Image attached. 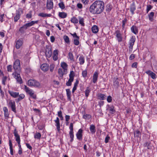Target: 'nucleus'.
Listing matches in <instances>:
<instances>
[{"mask_svg":"<svg viewBox=\"0 0 157 157\" xmlns=\"http://www.w3.org/2000/svg\"><path fill=\"white\" fill-rule=\"evenodd\" d=\"M23 39L21 38L18 39L15 41V47L17 49L20 48L23 44Z\"/></svg>","mask_w":157,"mask_h":157,"instance_id":"obj_10","label":"nucleus"},{"mask_svg":"<svg viewBox=\"0 0 157 157\" xmlns=\"http://www.w3.org/2000/svg\"><path fill=\"white\" fill-rule=\"evenodd\" d=\"M75 76V75L74 71H71L70 74L69 75V78L74 80Z\"/></svg>","mask_w":157,"mask_h":157,"instance_id":"obj_44","label":"nucleus"},{"mask_svg":"<svg viewBox=\"0 0 157 157\" xmlns=\"http://www.w3.org/2000/svg\"><path fill=\"white\" fill-rule=\"evenodd\" d=\"M82 117H83V118H84V119H86L87 117H88V118L90 117L91 116L90 115L88 114H84V115H83Z\"/></svg>","mask_w":157,"mask_h":157,"instance_id":"obj_63","label":"nucleus"},{"mask_svg":"<svg viewBox=\"0 0 157 157\" xmlns=\"http://www.w3.org/2000/svg\"><path fill=\"white\" fill-rule=\"evenodd\" d=\"M39 22V21H32L26 23L25 24V25L27 27V29L30 27L31 26H32L34 25L35 24H37Z\"/></svg>","mask_w":157,"mask_h":157,"instance_id":"obj_19","label":"nucleus"},{"mask_svg":"<svg viewBox=\"0 0 157 157\" xmlns=\"http://www.w3.org/2000/svg\"><path fill=\"white\" fill-rule=\"evenodd\" d=\"M110 139V137L108 135L105 138V142L106 143H107L108 142L109 140Z\"/></svg>","mask_w":157,"mask_h":157,"instance_id":"obj_59","label":"nucleus"},{"mask_svg":"<svg viewBox=\"0 0 157 157\" xmlns=\"http://www.w3.org/2000/svg\"><path fill=\"white\" fill-rule=\"evenodd\" d=\"M78 18L79 19V23L82 26H84L85 25V23H84V19L81 17H78Z\"/></svg>","mask_w":157,"mask_h":157,"instance_id":"obj_37","label":"nucleus"},{"mask_svg":"<svg viewBox=\"0 0 157 157\" xmlns=\"http://www.w3.org/2000/svg\"><path fill=\"white\" fill-rule=\"evenodd\" d=\"M46 7L47 8L48 10H51L53 8V3L52 0H47Z\"/></svg>","mask_w":157,"mask_h":157,"instance_id":"obj_15","label":"nucleus"},{"mask_svg":"<svg viewBox=\"0 0 157 157\" xmlns=\"http://www.w3.org/2000/svg\"><path fill=\"white\" fill-rule=\"evenodd\" d=\"M107 110H109L111 113H113V112H115L114 107L113 105L110 106L109 105H107Z\"/></svg>","mask_w":157,"mask_h":157,"instance_id":"obj_24","label":"nucleus"},{"mask_svg":"<svg viewBox=\"0 0 157 157\" xmlns=\"http://www.w3.org/2000/svg\"><path fill=\"white\" fill-rule=\"evenodd\" d=\"M28 85L30 86L38 87L40 86V84L39 82L34 79H29L28 81Z\"/></svg>","mask_w":157,"mask_h":157,"instance_id":"obj_6","label":"nucleus"},{"mask_svg":"<svg viewBox=\"0 0 157 157\" xmlns=\"http://www.w3.org/2000/svg\"><path fill=\"white\" fill-rule=\"evenodd\" d=\"M150 76L153 79H155L156 78V74L153 72L151 73Z\"/></svg>","mask_w":157,"mask_h":157,"instance_id":"obj_58","label":"nucleus"},{"mask_svg":"<svg viewBox=\"0 0 157 157\" xmlns=\"http://www.w3.org/2000/svg\"><path fill=\"white\" fill-rule=\"evenodd\" d=\"M98 99L100 100H104L105 99L106 96L105 94H99L98 95Z\"/></svg>","mask_w":157,"mask_h":157,"instance_id":"obj_40","label":"nucleus"},{"mask_svg":"<svg viewBox=\"0 0 157 157\" xmlns=\"http://www.w3.org/2000/svg\"><path fill=\"white\" fill-rule=\"evenodd\" d=\"M12 75L16 79L21 77L20 74L17 73V71H15L14 72L12 73Z\"/></svg>","mask_w":157,"mask_h":157,"instance_id":"obj_33","label":"nucleus"},{"mask_svg":"<svg viewBox=\"0 0 157 157\" xmlns=\"http://www.w3.org/2000/svg\"><path fill=\"white\" fill-rule=\"evenodd\" d=\"M41 137V135L39 132H36L34 136V137L35 139L40 140Z\"/></svg>","mask_w":157,"mask_h":157,"instance_id":"obj_45","label":"nucleus"},{"mask_svg":"<svg viewBox=\"0 0 157 157\" xmlns=\"http://www.w3.org/2000/svg\"><path fill=\"white\" fill-rule=\"evenodd\" d=\"M16 80L17 82L19 83V84H21L23 83L22 79L21 77L17 78Z\"/></svg>","mask_w":157,"mask_h":157,"instance_id":"obj_55","label":"nucleus"},{"mask_svg":"<svg viewBox=\"0 0 157 157\" xmlns=\"http://www.w3.org/2000/svg\"><path fill=\"white\" fill-rule=\"evenodd\" d=\"M4 112V115L6 118H8L9 116L8 109L6 107H4L3 108Z\"/></svg>","mask_w":157,"mask_h":157,"instance_id":"obj_30","label":"nucleus"},{"mask_svg":"<svg viewBox=\"0 0 157 157\" xmlns=\"http://www.w3.org/2000/svg\"><path fill=\"white\" fill-rule=\"evenodd\" d=\"M79 64L80 65H83L85 63V58L84 56L81 55L80 56L78 59Z\"/></svg>","mask_w":157,"mask_h":157,"instance_id":"obj_31","label":"nucleus"},{"mask_svg":"<svg viewBox=\"0 0 157 157\" xmlns=\"http://www.w3.org/2000/svg\"><path fill=\"white\" fill-rule=\"evenodd\" d=\"M26 18L28 19L31 18L32 17V13L31 11H29V13H27L26 15Z\"/></svg>","mask_w":157,"mask_h":157,"instance_id":"obj_53","label":"nucleus"},{"mask_svg":"<svg viewBox=\"0 0 157 157\" xmlns=\"http://www.w3.org/2000/svg\"><path fill=\"white\" fill-rule=\"evenodd\" d=\"M24 89L26 93L29 94L31 97L33 99H36V95L35 94L33 90L30 89L26 85H25L24 86Z\"/></svg>","mask_w":157,"mask_h":157,"instance_id":"obj_4","label":"nucleus"},{"mask_svg":"<svg viewBox=\"0 0 157 157\" xmlns=\"http://www.w3.org/2000/svg\"><path fill=\"white\" fill-rule=\"evenodd\" d=\"M98 77V73L97 71H95L92 77V81L94 83H96L97 81Z\"/></svg>","mask_w":157,"mask_h":157,"instance_id":"obj_21","label":"nucleus"},{"mask_svg":"<svg viewBox=\"0 0 157 157\" xmlns=\"http://www.w3.org/2000/svg\"><path fill=\"white\" fill-rule=\"evenodd\" d=\"M67 58L68 59H70L72 62H74L75 61L73 55L71 52H69L68 53Z\"/></svg>","mask_w":157,"mask_h":157,"instance_id":"obj_32","label":"nucleus"},{"mask_svg":"<svg viewBox=\"0 0 157 157\" xmlns=\"http://www.w3.org/2000/svg\"><path fill=\"white\" fill-rule=\"evenodd\" d=\"M59 17L61 18H65L67 16V14L64 12H59L58 13Z\"/></svg>","mask_w":157,"mask_h":157,"instance_id":"obj_26","label":"nucleus"},{"mask_svg":"<svg viewBox=\"0 0 157 157\" xmlns=\"http://www.w3.org/2000/svg\"><path fill=\"white\" fill-rule=\"evenodd\" d=\"M8 92L11 96L13 98H17L19 95V92H14L13 91L8 90Z\"/></svg>","mask_w":157,"mask_h":157,"instance_id":"obj_18","label":"nucleus"},{"mask_svg":"<svg viewBox=\"0 0 157 157\" xmlns=\"http://www.w3.org/2000/svg\"><path fill=\"white\" fill-rule=\"evenodd\" d=\"M18 98L16 100L17 102H18L21 100L22 99H24L25 97V95L23 94H19L18 96Z\"/></svg>","mask_w":157,"mask_h":157,"instance_id":"obj_36","label":"nucleus"},{"mask_svg":"<svg viewBox=\"0 0 157 157\" xmlns=\"http://www.w3.org/2000/svg\"><path fill=\"white\" fill-rule=\"evenodd\" d=\"M59 7L62 9H63L65 8V5L63 2H60L59 3Z\"/></svg>","mask_w":157,"mask_h":157,"instance_id":"obj_49","label":"nucleus"},{"mask_svg":"<svg viewBox=\"0 0 157 157\" xmlns=\"http://www.w3.org/2000/svg\"><path fill=\"white\" fill-rule=\"evenodd\" d=\"M13 134L16 138V140L18 144L19 149H22L20 144V139L19 135L18 134V132L16 129H15L13 132Z\"/></svg>","mask_w":157,"mask_h":157,"instance_id":"obj_8","label":"nucleus"},{"mask_svg":"<svg viewBox=\"0 0 157 157\" xmlns=\"http://www.w3.org/2000/svg\"><path fill=\"white\" fill-rule=\"evenodd\" d=\"M7 71L8 72H11L12 71V66L11 65H9L7 66Z\"/></svg>","mask_w":157,"mask_h":157,"instance_id":"obj_52","label":"nucleus"},{"mask_svg":"<svg viewBox=\"0 0 157 157\" xmlns=\"http://www.w3.org/2000/svg\"><path fill=\"white\" fill-rule=\"evenodd\" d=\"M79 37L78 38H76V39H74V44L76 45H78L79 44Z\"/></svg>","mask_w":157,"mask_h":157,"instance_id":"obj_48","label":"nucleus"},{"mask_svg":"<svg viewBox=\"0 0 157 157\" xmlns=\"http://www.w3.org/2000/svg\"><path fill=\"white\" fill-rule=\"evenodd\" d=\"M112 100V97L111 96H108L107 98V102L108 103H110L111 102Z\"/></svg>","mask_w":157,"mask_h":157,"instance_id":"obj_61","label":"nucleus"},{"mask_svg":"<svg viewBox=\"0 0 157 157\" xmlns=\"http://www.w3.org/2000/svg\"><path fill=\"white\" fill-rule=\"evenodd\" d=\"M63 39L66 43L68 44L70 43L69 39L68 36L66 35L64 36Z\"/></svg>","mask_w":157,"mask_h":157,"instance_id":"obj_46","label":"nucleus"},{"mask_svg":"<svg viewBox=\"0 0 157 157\" xmlns=\"http://www.w3.org/2000/svg\"><path fill=\"white\" fill-rule=\"evenodd\" d=\"M60 67L62 68L58 69V73L60 77H63L64 75L67 73L68 65L66 63L62 62L60 63Z\"/></svg>","mask_w":157,"mask_h":157,"instance_id":"obj_2","label":"nucleus"},{"mask_svg":"<svg viewBox=\"0 0 157 157\" xmlns=\"http://www.w3.org/2000/svg\"><path fill=\"white\" fill-rule=\"evenodd\" d=\"M20 60L17 59L15 60L13 63V68L15 71L19 70L20 68Z\"/></svg>","mask_w":157,"mask_h":157,"instance_id":"obj_11","label":"nucleus"},{"mask_svg":"<svg viewBox=\"0 0 157 157\" xmlns=\"http://www.w3.org/2000/svg\"><path fill=\"white\" fill-rule=\"evenodd\" d=\"M144 146L147 147L148 149L151 148V147L150 145V143L149 142H147L144 144Z\"/></svg>","mask_w":157,"mask_h":157,"instance_id":"obj_60","label":"nucleus"},{"mask_svg":"<svg viewBox=\"0 0 157 157\" xmlns=\"http://www.w3.org/2000/svg\"><path fill=\"white\" fill-rule=\"evenodd\" d=\"M71 21L74 24H77L78 22V20L75 17H73L71 18Z\"/></svg>","mask_w":157,"mask_h":157,"instance_id":"obj_41","label":"nucleus"},{"mask_svg":"<svg viewBox=\"0 0 157 157\" xmlns=\"http://www.w3.org/2000/svg\"><path fill=\"white\" fill-rule=\"evenodd\" d=\"M136 40V38L135 36H132L129 41V51L131 52L133 49V46Z\"/></svg>","mask_w":157,"mask_h":157,"instance_id":"obj_7","label":"nucleus"},{"mask_svg":"<svg viewBox=\"0 0 157 157\" xmlns=\"http://www.w3.org/2000/svg\"><path fill=\"white\" fill-rule=\"evenodd\" d=\"M130 10L132 15L134 13V11L136 10V7L135 5V3L134 2H132L130 4Z\"/></svg>","mask_w":157,"mask_h":157,"instance_id":"obj_13","label":"nucleus"},{"mask_svg":"<svg viewBox=\"0 0 157 157\" xmlns=\"http://www.w3.org/2000/svg\"><path fill=\"white\" fill-rule=\"evenodd\" d=\"M7 105L9 107L11 108L12 111L14 113L16 112L15 103L14 101L10 99L7 101Z\"/></svg>","mask_w":157,"mask_h":157,"instance_id":"obj_3","label":"nucleus"},{"mask_svg":"<svg viewBox=\"0 0 157 157\" xmlns=\"http://www.w3.org/2000/svg\"><path fill=\"white\" fill-rule=\"evenodd\" d=\"M91 90L89 87H87L85 91V95L86 97H88L90 92Z\"/></svg>","mask_w":157,"mask_h":157,"instance_id":"obj_43","label":"nucleus"},{"mask_svg":"<svg viewBox=\"0 0 157 157\" xmlns=\"http://www.w3.org/2000/svg\"><path fill=\"white\" fill-rule=\"evenodd\" d=\"M113 86L116 88L119 86V82L117 78L115 77L113 80Z\"/></svg>","mask_w":157,"mask_h":157,"instance_id":"obj_27","label":"nucleus"},{"mask_svg":"<svg viewBox=\"0 0 157 157\" xmlns=\"http://www.w3.org/2000/svg\"><path fill=\"white\" fill-rule=\"evenodd\" d=\"M27 28L26 27L25 25H24L23 26L21 27L19 29V31L21 33H24L25 31L27 29Z\"/></svg>","mask_w":157,"mask_h":157,"instance_id":"obj_39","label":"nucleus"},{"mask_svg":"<svg viewBox=\"0 0 157 157\" xmlns=\"http://www.w3.org/2000/svg\"><path fill=\"white\" fill-rule=\"evenodd\" d=\"M38 16L43 17H50L51 16V14H47L44 13H40L38 14Z\"/></svg>","mask_w":157,"mask_h":157,"instance_id":"obj_29","label":"nucleus"},{"mask_svg":"<svg viewBox=\"0 0 157 157\" xmlns=\"http://www.w3.org/2000/svg\"><path fill=\"white\" fill-rule=\"evenodd\" d=\"M112 8V5L109 4H108L106 6V10L107 12H109Z\"/></svg>","mask_w":157,"mask_h":157,"instance_id":"obj_42","label":"nucleus"},{"mask_svg":"<svg viewBox=\"0 0 157 157\" xmlns=\"http://www.w3.org/2000/svg\"><path fill=\"white\" fill-rule=\"evenodd\" d=\"M140 134V132L139 131H136L134 132V136H135L139 137Z\"/></svg>","mask_w":157,"mask_h":157,"instance_id":"obj_62","label":"nucleus"},{"mask_svg":"<svg viewBox=\"0 0 157 157\" xmlns=\"http://www.w3.org/2000/svg\"><path fill=\"white\" fill-rule=\"evenodd\" d=\"M116 36L117 38V40L118 42H120L122 41L123 36L122 35L119 30H117L115 32Z\"/></svg>","mask_w":157,"mask_h":157,"instance_id":"obj_9","label":"nucleus"},{"mask_svg":"<svg viewBox=\"0 0 157 157\" xmlns=\"http://www.w3.org/2000/svg\"><path fill=\"white\" fill-rule=\"evenodd\" d=\"M9 145L10 146V154L11 155H13V154L12 147V144L11 140L10 139L9 140Z\"/></svg>","mask_w":157,"mask_h":157,"instance_id":"obj_34","label":"nucleus"},{"mask_svg":"<svg viewBox=\"0 0 157 157\" xmlns=\"http://www.w3.org/2000/svg\"><path fill=\"white\" fill-rule=\"evenodd\" d=\"M82 75L83 77L86 78L87 75V71L86 70L83 71L82 72Z\"/></svg>","mask_w":157,"mask_h":157,"instance_id":"obj_54","label":"nucleus"},{"mask_svg":"<svg viewBox=\"0 0 157 157\" xmlns=\"http://www.w3.org/2000/svg\"><path fill=\"white\" fill-rule=\"evenodd\" d=\"M74 80L69 78L68 81L66 83V85L67 86H70L71 85L72 82H73Z\"/></svg>","mask_w":157,"mask_h":157,"instance_id":"obj_47","label":"nucleus"},{"mask_svg":"<svg viewBox=\"0 0 157 157\" xmlns=\"http://www.w3.org/2000/svg\"><path fill=\"white\" fill-rule=\"evenodd\" d=\"M59 51L57 49L54 50L52 53V58L53 59L56 61L58 59V56Z\"/></svg>","mask_w":157,"mask_h":157,"instance_id":"obj_20","label":"nucleus"},{"mask_svg":"<svg viewBox=\"0 0 157 157\" xmlns=\"http://www.w3.org/2000/svg\"><path fill=\"white\" fill-rule=\"evenodd\" d=\"M67 95V99L69 101H71V92L69 89H67L66 90Z\"/></svg>","mask_w":157,"mask_h":157,"instance_id":"obj_38","label":"nucleus"},{"mask_svg":"<svg viewBox=\"0 0 157 157\" xmlns=\"http://www.w3.org/2000/svg\"><path fill=\"white\" fill-rule=\"evenodd\" d=\"M46 56L48 57H50L52 55L51 47L48 45H46Z\"/></svg>","mask_w":157,"mask_h":157,"instance_id":"obj_12","label":"nucleus"},{"mask_svg":"<svg viewBox=\"0 0 157 157\" xmlns=\"http://www.w3.org/2000/svg\"><path fill=\"white\" fill-rule=\"evenodd\" d=\"M7 79V77L6 76H4L2 78V83L4 85H6V82Z\"/></svg>","mask_w":157,"mask_h":157,"instance_id":"obj_51","label":"nucleus"},{"mask_svg":"<svg viewBox=\"0 0 157 157\" xmlns=\"http://www.w3.org/2000/svg\"><path fill=\"white\" fill-rule=\"evenodd\" d=\"M90 129L91 133L92 134H94L96 131L95 126L94 124L90 125Z\"/></svg>","mask_w":157,"mask_h":157,"instance_id":"obj_28","label":"nucleus"},{"mask_svg":"<svg viewBox=\"0 0 157 157\" xmlns=\"http://www.w3.org/2000/svg\"><path fill=\"white\" fill-rule=\"evenodd\" d=\"M104 8V2L101 0H97L90 5L89 11L93 14H98L103 11Z\"/></svg>","mask_w":157,"mask_h":157,"instance_id":"obj_1","label":"nucleus"},{"mask_svg":"<svg viewBox=\"0 0 157 157\" xmlns=\"http://www.w3.org/2000/svg\"><path fill=\"white\" fill-rule=\"evenodd\" d=\"M153 7L150 5H147V6L146 8V12L147 13L148 12L152 9Z\"/></svg>","mask_w":157,"mask_h":157,"instance_id":"obj_50","label":"nucleus"},{"mask_svg":"<svg viewBox=\"0 0 157 157\" xmlns=\"http://www.w3.org/2000/svg\"><path fill=\"white\" fill-rule=\"evenodd\" d=\"M135 57V55L134 54H132L129 57V59L130 60H132Z\"/></svg>","mask_w":157,"mask_h":157,"instance_id":"obj_64","label":"nucleus"},{"mask_svg":"<svg viewBox=\"0 0 157 157\" xmlns=\"http://www.w3.org/2000/svg\"><path fill=\"white\" fill-rule=\"evenodd\" d=\"M49 66L47 63H44L41 66V69L44 72H46L49 69Z\"/></svg>","mask_w":157,"mask_h":157,"instance_id":"obj_17","label":"nucleus"},{"mask_svg":"<svg viewBox=\"0 0 157 157\" xmlns=\"http://www.w3.org/2000/svg\"><path fill=\"white\" fill-rule=\"evenodd\" d=\"M56 123L55 126L56 127L58 131L59 132L60 131V122L59 120L58 117H57L56 119L54 121Z\"/></svg>","mask_w":157,"mask_h":157,"instance_id":"obj_22","label":"nucleus"},{"mask_svg":"<svg viewBox=\"0 0 157 157\" xmlns=\"http://www.w3.org/2000/svg\"><path fill=\"white\" fill-rule=\"evenodd\" d=\"M23 13V10L21 8H19L16 11V16L14 18V21L15 22H17L19 19L20 15Z\"/></svg>","mask_w":157,"mask_h":157,"instance_id":"obj_5","label":"nucleus"},{"mask_svg":"<svg viewBox=\"0 0 157 157\" xmlns=\"http://www.w3.org/2000/svg\"><path fill=\"white\" fill-rule=\"evenodd\" d=\"M55 67V65L54 64H50L49 68L51 72H52L53 71Z\"/></svg>","mask_w":157,"mask_h":157,"instance_id":"obj_57","label":"nucleus"},{"mask_svg":"<svg viewBox=\"0 0 157 157\" xmlns=\"http://www.w3.org/2000/svg\"><path fill=\"white\" fill-rule=\"evenodd\" d=\"M127 21V19L126 18H124L123 20H122V29H124V27H125V24L126 23V22Z\"/></svg>","mask_w":157,"mask_h":157,"instance_id":"obj_56","label":"nucleus"},{"mask_svg":"<svg viewBox=\"0 0 157 157\" xmlns=\"http://www.w3.org/2000/svg\"><path fill=\"white\" fill-rule=\"evenodd\" d=\"M82 129L81 128H80L78 130L76 133V136L77 138L79 140H81L82 139Z\"/></svg>","mask_w":157,"mask_h":157,"instance_id":"obj_14","label":"nucleus"},{"mask_svg":"<svg viewBox=\"0 0 157 157\" xmlns=\"http://www.w3.org/2000/svg\"><path fill=\"white\" fill-rule=\"evenodd\" d=\"M154 13L153 12H151L148 15L149 20L152 22L154 21Z\"/></svg>","mask_w":157,"mask_h":157,"instance_id":"obj_35","label":"nucleus"},{"mask_svg":"<svg viewBox=\"0 0 157 157\" xmlns=\"http://www.w3.org/2000/svg\"><path fill=\"white\" fill-rule=\"evenodd\" d=\"M92 31L94 33H97L99 31L98 27L96 25H94L91 28Z\"/></svg>","mask_w":157,"mask_h":157,"instance_id":"obj_25","label":"nucleus"},{"mask_svg":"<svg viewBox=\"0 0 157 157\" xmlns=\"http://www.w3.org/2000/svg\"><path fill=\"white\" fill-rule=\"evenodd\" d=\"M131 32L136 35L138 33V28L135 25H132L131 28Z\"/></svg>","mask_w":157,"mask_h":157,"instance_id":"obj_23","label":"nucleus"},{"mask_svg":"<svg viewBox=\"0 0 157 157\" xmlns=\"http://www.w3.org/2000/svg\"><path fill=\"white\" fill-rule=\"evenodd\" d=\"M69 129L70 131H69V135L70 138H74V131H73V124L72 123L70 124L69 126Z\"/></svg>","mask_w":157,"mask_h":157,"instance_id":"obj_16","label":"nucleus"}]
</instances>
